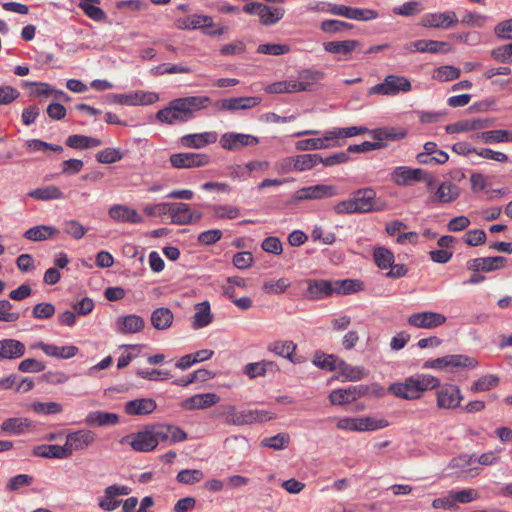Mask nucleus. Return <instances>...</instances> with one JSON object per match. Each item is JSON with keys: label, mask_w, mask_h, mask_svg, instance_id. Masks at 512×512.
Masks as SVG:
<instances>
[{"label": "nucleus", "mask_w": 512, "mask_h": 512, "mask_svg": "<svg viewBox=\"0 0 512 512\" xmlns=\"http://www.w3.org/2000/svg\"><path fill=\"white\" fill-rule=\"evenodd\" d=\"M370 135L373 139H375V142H382L384 141H397L400 139H403L406 136V132L403 129L400 128H394V127H383L378 128L374 130H370Z\"/></svg>", "instance_id": "nucleus-41"}, {"label": "nucleus", "mask_w": 512, "mask_h": 512, "mask_svg": "<svg viewBox=\"0 0 512 512\" xmlns=\"http://www.w3.org/2000/svg\"><path fill=\"white\" fill-rule=\"evenodd\" d=\"M223 415L226 422L233 425H251L272 420L276 417L275 413L261 409H249L237 411L233 405H228L224 408Z\"/></svg>", "instance_id": "nucleus-3"}, {"label": "nucleus", "mask_w": 512, "mask_h": 512, "mask_svg": "<svg viewBox=\"0 0 512 512\" xmlns=\"http://www.w3.org/2000/svg\"><path fill=\"white\" fill-rule=\"evenodd\" d=\"M460 196V188L451 181H443L439 184L434 194L429 198L430 203L448 204L454 202Z\"/></svg>", "instance_id": "nucleus-21"}, {"label": "nucleus", "mask_w": 512, "mask_h": 512, "mask_svg": "<svg viewBox=\"0 0 512 512\" xmlns=\"http://www.w3.org/2000/svg\"><path fill=\"white\" fill-rule=\"evenodd\" d=\"M96 435L91 430L81 429L66 435L64 444L67 457L69 458L74 451L84 450L94 443Z\"/></svg>", "instance_id": "nucleus-10"}, {"label": "nucleus", "mask_w": 512, "mask_h": 512, "mask_svg": "<svg viewBox=\"0 0 512 512\" xmlns=\"http://www.w3.org/2000/svg\"><path fill=\"white\" fill-rule=\"evenodd\" d=\"M107 99L110 103L120 105H149L158 100V95L154 92L136 91L127 94H111Z\"/></svg>", "instance_id": "nucleus-8"}, {"label": "nucleus", "mask_w": 512, "mask_h": 512, "mask_svg": "<svg viewBox=\"0 0 512 512\" xmlns=\"http://www.w3.org/2000/svg\"><path fill=\"white\" fill-rule=\"evenodd\" d=\"M460 76V70L454 66L446 65L436 69L433 77L442 82L452 81Z\"/></svg>", "instance_id": "nucleus-63"}, {"label": "nucleus", "mask_w": 512, "mask_h": 512, "mask_svg": "<svg viewBox=\"0 0 512 512\" xmlns=\"http://www.w3.org/2000/svg\"><path fill=\"white\" fill-rule=\"evenodd\" d=\"M144 325L143 318L135 314L119 317L116 321L118 331L124 334L137 333L144 328Z\"/></svg>", "instance_id": "nucleus-36"}, {"label": "nucleus", "mask_w": 512, "mask_h": 512, "mask_svg": "<svg viewBox=\"0 0 512 512\" xmlns=\"http://www.w3.org/2000/svg\"><path fill=\"white\" fill-rule=\"evenodd\" d=\"M289 286L290 282L287 278H280L264 282L262 290L267 294H281L285 292Z\"/></svg>", "instance_id": "nucleus-61"}, {"label": "nucleus", "mask_w": 512, "mask_h": 512, "mask_svg": "<svg viewBox=\"0 0 512 512\" xmlns=\"http://www.w3.org/2000/svg\"><path fill=\"white\" fill-rule=\"evenodd\" d=\"M339 360L332 354L316 353L313 359V363L322 369L333 371L338 369Z\"/></svg>", "instance_id": "nucleus-55"}, {"label": "nucleus", "mask_w": 512, "mask_h": 512, "mask_svg": "<svg viewBox=\"0 0 512 512\" xmlns=\"http://www.w3.org/2000/svg\"><path fill=\"white\" fill-rule=\"evenodd\" d=\"M290 442V437L286 433H279L271 437H265L261 441V446L268 447L274 450H283L287 448Z\"/></svg>", "instance_id": "nucleus-51"}, {"label": "nucleus", "mask_w": 512, "mask_h": 512, "mask_svg": "<svg viewBox=\"0 0 512 512\" xmlns=\"http://www.w3.org/2000/svg\"><path fill=\"white\" fill-rule=\"evenodd\" d=\"M338 369L341 375L348 381H359L367 375V371L362 366H352L344 360H339Z\"/></svg>", "instance_id": "nucleus-46"}, {"label": "nucleus", "mask_w": 512, "mask_h": 512, "mask_svg": "<svg viewBox=\"0 0 512 512\" xmlns=\"http://www.w3.org/2000/svg\"><path fill=\"white\" fill-rule=\"evenodd\" d=\"M203 479L204 473L199 469H183L176 476V480L185 485H193Z\"/></svg>", "instance_id": "nucleus-52"}, {"label": "nucleus", "mask_w": 512, "mask_h": 512, "mask_svg": "<svg viewBox=\"0 0 512 512\" xmlns=\"http://www.w3.org/2000/svg\"><path fill=\"white\" fill-rule=\"evenodd\" d=\"M269 350L278 356L291 359L296 345L292 341H275L269 345Z\"/></svg>", "instance_id": "nucleus-53"}, {"label": "nucleus", "mask_w": 512, "mask_h": 512, "mask_svg": "<svg viewBox=\"0 0 512 512\" xmlns=\"http://www.w3.org/2000/svg\"><path fill=\"white\" fill-rule=\"evenodd\" d=\"M337 195L338 189L336 186L329 184H315L296 190L292 195L291 201L292 203H299L302 201L323 200Z\"/></svg>", "instance_id": "nucleus-5"}, {"label": "nucleus", "mask_w": 512, "mask_h": 512, "mask_svg": "<svg viewBox=\"0 0 512 512\" xmlns=\"http://www.w3.org/2000/svg\"><path fill=\"white\" fill-rule=\"evenodd\" d=\"M219 400L220 397L215 393L196 394L185 399L181 406L187 410L206 409L217 404Z\"/></svg>", "instance_id": "nucleus-29"}, {"label": "nucleus", "mask_w": 512, "mask_h": 512, "mask_svg": "<svg viewBox=\"0 0 512 512\" xmlns=\"http://www.w3.org/2000/svg\"><path fill=\"white\" fill-rule=\"evenodd\" d=\"M34 422L25 417H12L5 419L1 430L8 434L21 435L34 428Z\"/></svg>", "instance_id": "nucleus-32"}, {"label": "nucleus", "mask_w": 512, "mask_h": 512, "mask_svg": "<svg viewBox=\"0 0 512 512\" xmlns=\"http://www.w3.org/2000/svg\"><path fill=\"white\" fill-rule=\"evenodd\" d=\"M507 259L503 256L479 257L470 259L466 263L468 270L473 272H493L505 267Z\"/></svg>", "instance_id": "nucleus-18"}, {"label": "nucleus", "mask_w": 512, "mask_h": 512, "mask_svg": "<svg viewBox=\"0 0 512 512\" xmlns=\"http://www.w3.org/2000/svg\"><path fill=\"white\" fill-rule=\"evenodd\" d=\"M407 322L415 328L433 329L443 325L446 322V317L441 313L424 311L411 314Z\"/></svg>", "instance_id": "nucleus-15"}, {"label": "nucleus", "mask_w": 512, "mask_h": 512, "mask_svg": "<svg viewBox=\"0 0 512 512\" xmlns=\"http://www.w3.org/2000/svg\"><path fill=\"white\" fill-rule=\"evenodd\" d=\"M28 196L35 200L41 201L58 200L64 198L63 192L55 185H47L31 190L28 193Z\"/></svg>", "instance_id": "nucleus-43"}, {"label": "nucleus", "mask_w": 512, "mask_h": 512, "mask_svg": "<svg viewBox=\"0 0 512 512\" xmlns=\"http://www.w3.org/2000/svg\"><path fill=\"white\" fill-rule=\"evenodd\" d=\"M305 283L307 284V288L304 291L303 296L309 300H320L328 298L334 294L333 283L331 280L307 279L305 280Z\"/></svg>", "instance_id": "nucleus-19"}, {"label": "nucleus", "mask_w": 512, "mask_h": 512, "mask_svg": "<svg viewBox=\"0 0 512 512\" xmlns=\"http://www.w3.org/2000/svg\"><path fill=\"white\" fill-rule=\"evenodd\" d=\"M31 348L40 349L47 356L63 360L71 359L79 352L78 347L75 345L57 346L55 344H48L42 341L32 344Z\"/></svg>", "instance_id": "nucleus-20"}, {"label": "nucleus", "mask_w": 512, "mask_h": 512, "mask_svg": "<svg viewBox=\"0 0 512 512\" xmlns=\"http://www.w3.org/2000/svg\"><path fill=\"white\" fill-rule=\"evenodd\" d=\"M332 283L334 294L348 295L363 290V283L355 279L335 280Z\"/></svg>", "instance_id": "nucleus-45"}, {"label": "nucleus", "mask_w": 512, "mask_h": 512, "mask_svg": "<svg viewBox=\"0 0 512 512\" xmlns=\"http://www.w3.org/2000/svg\"><path fill=\"white\" fill-rule=\"evenodd\" d=\"M422 170L421 168L398 166L391 172V180L398 186H408L414 182H421Z\"/></svg>", "instance_id": "nucleus-24"}, {"label": "nucleus", "mask_w": 512, "mask_h": 512, "mask_svg": "<svg viewBox=\"0 0 512 512\" xmlns=\"http://www.w3.org/2000/svg\"><path fill=\"white\" fill-rule=\"evenodd\" d=\"M259 143V139L251 134L227 132L220 138V145L223 149L236 151L242 147L255 146Z\"/></svg>", "instance_id": "nucleus-14"}, {"label": "nucleus", "mask_w": 512, "mask_h": 512, "mask_svg": "<svg viewBox=\"0 0 512 512\" xmlns=\"http://www.w3.org/2000/svg\"><path fill=\"white\" fill-rule=\"evenodd\" d=\"M59 234V230L49 225H37L29 228L24 233V238L30 241H44Z\"/></svg>", "instance_id": "nucleus-39"}, {"label": "nucleus", "mask_w": 512, "mask_h": 512, "mask_svg": "<svg viewBox=\"0 0 512 512\" xmlns=\"http://www.w3.org/2000/svg\"><path fill=\"white\" fill-rule=\"evenodd\" d=\"M325 73L321 70L303 69L298 73V77L294 80V87L297 92L312 91L315 85L323 80Z\"/></svg>", "instance_id": "nucleus-23"}, {"label": "nucleus", "mask_w": 512, "mask_h": 512, "mask_svg": "<svg viewBox=\"0 0 512 512\" xmlns=\"http://www.w3.org/2000/svg\"><path fill=\"white\" fill-rule=\"evenodd\" d=\"M423 10V6L418 1L405 2L401 6L394 7L393 13L400 16L411 17L419 14Z\"/></svg>", "instance_id": "nucleus-60"}, {"label": "nucleus", "mask_w": 512, "mask_h": 512, "mask_svg": "<svg viewBox=\"0 0 512 512\" xmlns=\"http://www.w3.org/2000/svg\"><path fill=\"white\" fill-rule=\"evenodd\" d=\"M370 134V130L363 126H352L347 128H335L331 130L333 142H339V139L345 137H354L362 134Z\"/></svg>", "instance_id": "nucleus-50"}, {"label": "nucleus", "mask_w": 512, "mask_h": 512, "mask_svg": "<svg viewBox=\"0 0 512 512\" xmlns=\"http://www.w3.org/2000/svg\"><path fill=\"white\" fill-rule=\"evenodd\" d=\"M369 386H350L345 389H335L329 394V400L333 405L343 406L358 400L369 392Z\"/></svg>", "instance_id": "nucleus-11"}, {"label": "nucleus", "mask_w": 512, "mask_h": 512, "mask_svg": "<svg viewBox=\"0 0 512 512\" xmlns=\"http://www.w3.org/2000/svg\"><path fill=\"white\" fill-rule=\"evenodd\" d=\"M120 443L129 444L137 452H150L157 447L151 425L146 426L142 431L124 436Z\"/></svg>", "instance_id": "nucleus-6"}, {"label": "nucleus", "mask_w": 512, "mask_h": 512, "mask_svg": "<svg viewBox=\"0 0 512 512\" xmlns=\"http://www.w3.org/2000/svg\"><path fill=\"white\" fill-rule=\"evenodd\" d=\"M208 96H187L170 101L169 105L156 114V118L169 125L192 120L195 113L210 104Z\"/></svg>", "instance_id": "nucleus-1"}, {"label": "nucleus", "mask_w": 512, "mask_h": 512, "mask_svg": "<svg viewBox=\"0 0 512 512\" xmlns=\"http://www.w3.org/2000/svg\"><path fill=\"white\" fill-rule=\"evenodd\" d=\"M474 139L480 140L486 144L512 142V130H489L477 133Z\"/></svg>", "instance_id": "nucleus-37"}, {"label": "nucleus", "mask_w": 512, "mask_h": 512, "mask_svg": "<svg viewBox=\"0 0 512 512\" xmlns=\"http://www.w3.org/2000/svg\"><path fill=\"white\" fill-rule=\"evenodd\" d=\"M512 44L499 46L491 51L494 60L500 63H512Z\"/></svg>", "instance_id": "nucleus-64"}, {"label": "nucleus", "mask_w": 512, "mask_h": 512, "mask_svg": "<svg viewBox=\"0 0 512 512\" xmlns=\"http://www.w3.org/2000/svg\"><path fill=\"white\" fill-rule=\"evenodd\" d=\"M322 156L319 154H300L295 156L294 171L303 172L313 169L320 164Z\"/></svg>", "instance_id": "nucleus-48"}, {"label": "nucleus", "mask_w": 512, "mask_h": 512, "mask_svg": "<svg viewBox=\"0 0 512 512\" xmlns=\"http://www.w3.org/2000/svg\"><path fill=\"white\" fill-rule=\"evenodd\" d=\"M162 214H168L171 222L176 225L191 224V209L187 203H159Z\"/></svg>", "instance_id": "nucleus-12"}, {"label": "nucleus", "mask_w": 512, "mask_h": 512, "mask_svg": "<svg viewBox=\"0 0 512 512\" xmlns=\"http://www.w3.org/2000/svg\"><path fill=\"white\" fill-rule=\"evenodd\" d=\"M88 426H114L119 423V416L116 413L104 411H92L85 419Z\"/></svg>", "instance_id": "nucleus-34"}, {"label": "nucleus", "mask_w": 512, "mask_h": 512, "mask_svg": "<svg viewBox=\"0 0 512 512\" xmlns=\"http://www.w3.org/2000/svg\"><path fill=\"white\" fill-rule=\"evenodd\" d=\"M33 454L38 457L66 459L67 453L65 446L59 445H38L33 448Z\"/></svg>", "instance_id": "nucleus-44"}, {"label": "nucleus", "mask_w": 512, "mask_h": 512, "mask_svg": "<svg viewBox=\"0 0 512 512\" xmlns=\"http://www.w3.org/2000/svg\"><path fill=\"white\" fill-rule=\"evenodd\" d=\"M213 215L219 219H235L240 216V209L232 205H211Z\"/></svg>", "instance_id": "nucleus-57"}, {"label": "nucleus", "mask_w": 512, "mask_h": 512, "mask_svg": "<svg viewBox=\"0 0 512 512\" xmlns=\"http://www.w3.org/2000/svg\"><path fill=\"white\" fill-rule=\"evenodd\" d=\"M290 51L291 47L287 44L266 43L257 47V53L273 56L287 54Z\"/></svg>", "instance_id": "nucleus-59"}, {"label": "nucleus", "mask_w": 512, "mask_h": 512, "mask_svg": "<svg viewBox=\"0 0 512 512\" xmlns=\"http://www.w3.org/2000/svg\"><path fill=\"white\" fill-rule=\"evenodd\" d=\"M378 16L379 14L376 10L350 6V13L348 15V19L357 21H370L378 18Z\"/></svg>", "instance_id": "nucleus-62"}, {"label": "nucleus", "mask_w": 512, "mask_h": 512, "mask_svg": "<svg viewBox=\"0 0 512 512\" xmlns=\"http://www.w3.org/2000/svg\"><path fill=\"white\" fill-rule=\"evenodd\" d=\"M108 214L110 218L118 222H127L133 224H140L143 222V218L135 209L125 205H113L110 207Z\"/></svg>", "instance_id": "nucleus-31"}, {"label": "nucleus", "mask_w": 512, "mask_h": 512, "mask_svg": "<svg viewBox=\"0 0 512 512\" xmlns=\"http://www.w3.org/2000/svg\"><path fill=\"white\" fill-rule=\"evenodd\" d=\"M277 365L272 361H261L255 363H248L244 367V373L251 379L264 376L269 371H275Z\"/></svg>", "instance_id": "nucleus-47"}, {"label": "nucleus", "mask_w": 512, "mask_h": 512, "mask_svg": "<svg viewBox=\"0 0 512 512\" xmlns=\"http://www.w3.org/2000/svg\"><path fill=\"white\" fill-rule=\"evenodd\" d=\"M439 385L438 378L428 374H419L410 376L403 382L391 384L388 391L396 397L414 400L420 398L423 392L434 389Z\"/></svg>", "instance_id": "nucleus-2"}, {"label": "nucleus", "mask_w": 512, "mask_h": 512, "mask_svg": "<svg viewBox=\"0 0 512 512\" xmlns=\"http://www.w3.org/2000/svg\"><path fill=\"white\" fill-rule=\"evenodd\" d=\"M351 198L357 213H368L374 210L376 192L372 188L359 189Z\"/></svg>", "instance_id": "nucleus-28"}, {"label": "nucleus", "mask_w": 512, "mask_h": 512, "mask_svg": "<svg viewBox=\"0 0 512 512\" xmlns=\"http://www.w3.org/2000/svg\"><path fill=\"white\" fill-rule=\"evenodd\" d=\"M338 146H341V143L333 142L331 130L327 131L321 138H309L296 143V149L299 151L319 150Z\"/></svg>", "instance_id": "nucleus-27"}, {"label": "nucleus", "mask_w": 512, "mask_h": 512, "mask_svg": "<svg viewBox=\"0 0 512 512\" xmlns=\"http://www.w3.org/2000/svg\"><path fill=\"white\" fill-rule=\"evenodd\" d=\"M284 13L283 8H275L262 3L258 16L262 25L271 26L279 22L284 17Z\"/></svg>", "instance_id": "nucleus-42"}, {"label": "nucleus", "mask_w": 512, "mask_h": 512, "mask_svg": "<svg viewBox=\"0 0 512 512\" xmlns=\"http://www.w3.org/2000/svg\"><path fill=\"white\" fill-rule=\"evenodd\" d=\"M218 134L215 131L186 134L180 138V143L185 148L201 149L217 141Z\"/></svg>", "instance_id": "nucleus-22"}, {"label": "nucleus", "mask_w": 512, "mask_h": 512, "mask_svg": "<svg viewBox=\"0 0 512 512\" xmlns=\"http://www.w3.org/2000/svg\"><path fill=\"white\" fill-rule=\"evenodd\" d=\"M260 102V97H233L222 99L215 106L219 110L235 111L253 108L260 104Z\"/></svg>", "instance_id": "nucleus-25"}, {"label": "nucleus", "mask_w": 512, "mask_h": 512, "mask_svg": "<svg viewBox=\"0 0 512 512\" xmlns=\"http://www.w3.org/2000/svg\"><path fill=\"white\" fill-rule=\"evenodd\" d=\"M195 314L193 316L192 326L194 329H200L208 326L213 321V315L211 313L210 303L203 301L196 304Z\"/></svg>", "instance_id": "nucleus-38"}, {"label": "nucleus", "mask_w": 512, "mask_h": 512, "mask_svg": "<svg viewBox=\"0 0 512 512\" xmlns=\"http://www.w3.org/2000/svg\"><path fill=\"white\" fill-rule=\"evenodd\" d=\"M462 399V393L456 385L445 384L437 391V406L442 409L457 408Z\"/></svg>", "instance_id": "nucleus-17"}, {"label": "nucleus", "mask_w": 512, "mask_h": 512, "mask_svg": "<svg viewBox=\"0 0 512 512\" xmlns=\"http://www.w3.org/2000/svg\"><path fill=\"white\" fill-rule=\"evenodd\" d=\"M123 153L119 148H105L96 154V160L102 164H112L120 161Z\"/></svg>", "instance_id": "nucleus-56"}, {"label": "nucleus", "mask_w": 512, "mask_h": 512, "mask_svg": "<svg viewBox=\"0 0 512 512\" xmlns=\"http://www.w3.org/2000/svg\"><path fill=\"white\" fill-rule=\"evenodd\" d=\"M491 125L488 118L466 119L446 126L447 133H460L487 128Z\"/></svg>", "instance_id": "nucleus-30"}, {"label": "nucleus", "mask_w": 512, "mask_h": 512, "mask_svg": "<svg viewBox=\"0 0 512 512\" xmlns=\"http://www.w3.org/2000/svg\"><path fill=\"white\" fill-rule=\"evenodd\" d=\"M499 384V378L495 375H485L480 377L471 386L472 392H484L492 388L497 387Z\"/></svg>", "instance_id": "nucleus-58"}, {"label": "nucleus", "mask_w": 512, "mask_h": 512, "mask_svg": "<svg viewBox=\"0 0 512 512\" xmlns=\"http://www.w3.org/2000/svg\"><path fill=\"white\" fill-rule=\"evenodd\" d=\"M449 496L454 502L461 504L470 503L480 498L479 492L473 488L462 489L459 491H450Z\"/></svg>", "instance_id": "nucleus-54"}, {"label": "nucleus", "mask_w": 512, "mask_h": 512, "mask_svg": "<svg viewBox=\"0 0 512 512\" xmlns=\"http://www.w3.org/2000/svg\"><path fill=\"white\" fill-rule=\"evenodd\" d=\"M373 259L377 267L382 270H387L395 261L393 252L382 246L373 249Z\"/></svg>", "instance_id": "nucleus-49"}, {"label": "nucleus", "mask_w": 512, "mask_h": 512, "mask_svg": "<svg viewBox=\"0 0 512 512\" xmlns=\"http://www.w3.org/2000/svg\"><path fill=\"white\" fill-rule=\"evenodd\" d=\"M174 315L167 307L155 309L151 314V324L157 330H165L173 323Z\"/></svg>", "instance_id": "nucleus-40"}, {"label": "nucleus", "mask_w": 512, "mask_h": 512, "mask_svg": "<svg viewBox=\"0 0 512 512\" xmlns=\"http://www.w3.org/2000/svg\"><path fill=\"white\" fill-rule=\"evenodd\" d=\"M170 164L176 169H191L206 166L210 157L204 153H174L169 158Z\"/></svg>", "instance_id": "nucleus-9"}, {"label": "nucleus", "mask_w": 512, "mask_h": 512, "mask_svg": "<svg viewBox=\"0 0 512 512\" xmlns=\"http://www.w3.org/2000/svg\"><path fill=\"white\" fill-rule=\"evenodd\" d=\"M324 50L332 54H343L348 56L353 51L361 48L358 40L330 41L323 44Z\"/></svg>", "instance_id": "nucleus-35"}, {"label": "nucleus", "mask_w": 512, "mask_h": 512, "mask_svg": "<svg viewBox=\"0 0 512 512\" xmlns=\"http://www.w3.org/2000/svg\"><path fill=\"white\" fill-rule=\"evenodd\" d=\"M412 85L408 78L401 75L389 74L383 82L369 88L368 96L383 95L396 96L399 93H407L411 91Z\"/></svg>", "instance_id": "nucleus-4"}, {"label": "nucleus", "mask_w": 512, "mask_h": 512, "mask_svg": "<svg viewBox=\"0 0 512 512\" xmlns=\"http://www.w3.org/2000/svg\"><path fill=\"white\" fill-rule=\"evenodd\" d=\"M130 488L125 485H110L104 489V494L98 499V506L104 511H114L122 503L118 496H125L130 493Z\"/></svg>", "instance_id": "nucleus-13"}, {"label": "nucleus", "mask_w": 512, "mask_h": 512, "mask_svg": "<svg viewBox=\"0 0 512 512\" xmlns=\"http://www.w3.org/2000/svg\"><path fill=\"white\" fill-rule=\"evenodd\" d=\"M477 366L478 361L466 355H447L434 360H428L423 365L424 368L432 369H443L446 367L473 369Z\"/></svg>", "instance_id": "nucleus-7"}, {"label": "nucleus", "mask_w": 512, "mask_h": 512, "mask_svg": "<svg viewBox=\"0 0 512 512\" xmlns=\"http://www.w3.org/2000/svg\"><path fill=\"white\" fill-rule=\"evenodd\" d=\"M25 354V345L16 339L0 340V360H14Z\"/></svg>", "instance_id": "nucleus-33"}, {"label": "nucleus", "mask_w": 512, "mask_h": 512, "mask_svg": "<svg viewBox=\"0 0 512 512\" xmlns=\"http://www.w3.org/2000/svg\"><path fill=\"white\" fill-rule=\"evenodd\" d=\"M157 408L153 398H139L125 403L124 411L129 416H145L152 414Z\"/></svg>", "instance_id": "nucleus-26"}, {"label": "nucleus", "mask_w": 512, "mask_h": 512, "mask_svg": "<svg viewBox=\"0 0 512 512\" xmlns=\"http://www.w3.org/2000/svg\"><path fill=\"white\" fill-rule=\"evenodd\" d=\"M458 18L454 11L426 13L422 16L420 25L426 28L447 29L455 26Z\"/></svg>", "instance_id": "nucleus-16"}]
</instances>
